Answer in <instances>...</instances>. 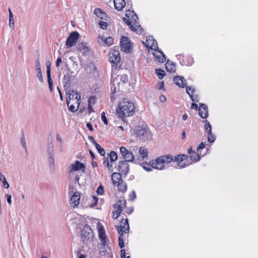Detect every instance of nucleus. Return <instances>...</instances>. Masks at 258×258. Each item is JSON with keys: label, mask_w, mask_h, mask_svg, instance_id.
I'll use <instances>...</instances> for the list:
<instances>
[{"label": "nucleus", "mask_w": 258, "mask_h": 258, "mask_svg": "<svg viewBox=\"0 0 258 258\" xmlns=\"http://www.w3.org/2000/svg\"><path fill=\"white\" fill-rule=\"evenodd\" d=\"M35 69L36 72V76L39 81L41 83L43 82V79L41 73V65L39 60H37L35 63Z\"/></svg>", "instance_id": "obj_29"}, {"label": "nucleus", "mask_w": 258, "mask_h": 258, "mask_svg": "<svg viewBox=\"0 0 258 258\" xmlns=\"http://www.w3.org/2000/svg\"><path fill=\"white\" fill-rule=\"evenodd\" d=\"M208 139L210 143H213L215 141V138L211 135V133H208Z\"/></svg>", "instance_id": "obj_51"}, {"label": "nucleus", "mask_w": 258, "mask_h": 258, "mask_svg": "<svg viewBox=\"0 0 258 258\" xmlns=\"http://www.w3.org/2000/svg\"><path fill=\"white\" fill-rule=\"evenodd\" d=\"M0 181L2 182L3 186L6 188H8L10 186L9 183L6 180L5 176L2 173H0Z\"/></svg>", "instance_id": "obj_37"}, {"label": "nucleus", "mask_w": 258, "mask_h": 258, "mask_svg": "<svg viewBox=\"0 0 258 258\" xmlns=\"http://www.w3.org/2000/svg\"><path fill=\"white\" fill-rule=\"evenodd\" d=\"M152 54L154 55L155 60L157 61L163 62L165 60V57L163 53L160 50L156 49L152 52Z\"/></svg>", "instance_id": "obj_26"}, {"label": "nucleus", "mask_w": 258, "mask_h": 258, "mask_svg": "<svg viewBox=\"0 0 258 258\" xmlns=\"http://www.w3.org/2000/svg\"><path fill=\"white\" fill-rule=\"evenodd\" d=\"M47 82L49 85V88L51 92L52 91L53 89V81L51 78V74H49V72H48V74H47Z\"/></svg>", "instance_id": "obj_41"}, {"label": "nucleus", "mask_w": 258, "mask_h": 258, "mask_svg": "<svg viewBox=\"0 0 258 258\" xmlns=\"http://www.w3.org/2000/svg\"><path fill=\"white\" fill-rule=\"evenodd\" d=\"M93 224L96 226L100 241L104 243L108 242V239L106 237L105 231L102 224L97 219L94 220Z\"/></svg>", "instance_id": "obj_14"}, {"label": "nucleus", "mask_w": 258, "mask_h": 258, "mask_svg": "<svg viewBox=\"0 0 258 258\" xmlns=\"http://www.w3.org/2000/svg\"><path fill=\"white\" fill-rule=\"evenodd\" d=\"M112 183L114 188L121 192H125L127 189L125 183L123 182L121 175L116 172H114L111 175Z\"/></svg>", "instance_id": "obj_5"}, {"label": "nucleus", "mask_w": 258, "mask_h": 258, "mask_svg": "<svg viewBox=\"0 0 258 258\" xmlns=\"http://www.w3.org/2000/svg\"><path fill=\"white\" fill-rule=\"evenodd\" d=\"M108 242H102L100 243V247H99V252L102 255H105L109 254L110 252V248L108 246Z\"/></svg>", "instance_id": "obj_27"}, {"label": "nucleus", "mask_w": 258, "mask_h": 258, "mask_svg": "<svg viewBox=\"0 0 258 258\" xmlns=\"http://www.w3.org/2000/svg\"><path fill=\"white\" fill-rule=\"evenodd\" d=\"M173 160V156L170 154L161 155L149 162H143L141 166L148 172L152 171L153 169L158 170H164L166 166Z\"/></svg>", "instance_id": "obj_1"}, {"label": "nucleus", "mask_w": 258, "mask_h": 258, "mask_svg": "<svg viewBox=\"0 0 258 258\" xmlns=\"http://www.w3.org/2000/svg\"><path fill=\"white\" fill-rule=\"evenodd\" d=\"M101 119L105 124H108L107 119L106 117L105 114L104 112H103L101 114Z\"/></svg>", "instance_id": "obj_50"}, {"label": "nucleus", "mask_w": 258, "mask_h": 258, "mask_svg": "<svg viewBox=\"0 0 258 258\" xmlns=\"http://www.w3.org/2000/svg\"><path fill=\"white\" fill-rule=\"evenodd\" d=\"M6 197L7 198V202L9 205H11L12 204V196L9 194L6 195Z\"/></svg>", "instance_id": "obj_53"}, {"label": "nucleus", "mask_w": 258, "mask_h": 258, "mask_svg": "<svg viewBox=\"0 0 258 258\" xmlns=\"http://www.w3.org/2000/svg\"><path fill=\"white\" fill-rule=\"evenodd\" d=\"M166 68L169 72H174L175 71V65L172 62L168 61L166 63Z\"/></svg>", "instance_id": "obj_35"}, {"label": "nucleus", "mask_w": 258, "mask_h": 258, "mask_svg": "<svg viewBox=\"0 0 258 258\" xmlns=\"http://www.w3.org/2000/svg\"><path fill=\"white\" fill-rule=\"evenodd\" d=\"M86 168L85 163L76 160L70 164L69 166L70 172L73 173L75 172L84 173Z\"/></svg>", "instance_id": "obj_11"}, {"label": "nucleus", "mask_w": 258, "mask_h": 258, "mask_svg": "<svg viewBox=\"0 0 258 258\" xmlns=\"http://www.w3.org/2000/svg\"><path fill=\"white\" fill-rule=\"evenodd\" d=\"M80 93L76 90H70L67 94V102L70 110L72 112H76L79 108Z\"/></svg>", "instance_id": "obj_4"}, {"label": "nucleus", "mask_w": 258, "mask_h": 258, "mask_svg": "<svg viewBox=\"0 0 258 258\" xmlns=\"http://www.w3.org/2000/svg\"><path fill=\"white\" fill-rule=\"evenodd\" d=\"M109 18H108V20H102L99 22V25L100 27L103 29H106L108 24H109Z\"/></svg>", "instance_id": "obj_40"}, {"label": "nucleus", "mask_w": 258, "mask_h": 258, "mask_svg": "<svg viewBox=\"0 0 258 258\" xmlns=\"http://www.w3.org/2000/svg\"><path fill=\"white\" fill-rule=\"evenodd\" d=\"M96 192H97V195H98L101 196V195H103L104 188H103V187L102 185H101L98 187Z\"/></svg>", "instance_id": "obj_47"}, {"label": "nucleus", "mask_w": 258, "mask_h": 258, "mask_svg": "<svg viewBox=\"0 0 258 258\" xmlns=\"http://www.w3.org/2000/svg\"><path fill=\"white\" fill-rule=\"evenodd\" d=\"M191 109L197 110L198 109V105L195 103H192L191 106Z\"/></svg>", "instance_id": "obj_63"}, {"label": "nucleus", "mask_w": 258, "mask_h": 258, "mask_svg": "<svg viewBox=\"0 0 258 258\" xmlns=\"http://www.w3.org/2000/svg\"><path fill=\"white\" fill-rule=\"evenodd\" d=\"M118 170L123 174H126L130 170V166L127 162L120 161L118 163Z\"/></svg>", "instance_id": "obj_22"}, {"label": "nucleus", "mask_w": 258, "mask_h": 258, "mask_svg": "<svg viewBox=\"0 0 258 258\" xmlns=\"http://www.w3.org/2000/svg\"><path fill=\"white\" fill-rule=\"evenodd\" d=\"M186 93L190 96V97L192 98V94L194 92V89H192L191 87H187L186 88ZM191 99L194 101V99Z\"/></svg>", "instance_id": "obj_48"}, {"label": "nucleus", "mask_w": 258, "mask_h": 258, "mask_svg": "<svg viewBox=\"0 0 258 258\" xmlns=\"http://www.w3.org/2000/svg\"><path fill=\"white\" fill-rule=\"evenodd\" d=\"M123 131V127L122 126H119L117 128V132L119 134L120 132Z\"/></svg>", "instance_id": "obj_62"}, {"label": "nucleus", "mask_w": 258, "mask_h": 258, "mask_svg": "<svg viewBox=\"0 0 258 258\" xmlns=\"http://www.w3.org/2000/svg\"><path fill=\"white\" fill-rule=\"evenodd\" d=\"M159 100L161 102L164 103L166 101V97L164 95H160Z\"/></svg>", "instance_id": "obj_54"}, {"label": "nucleus", "mask_w": 258, "mask_h": 258, "mask_svg": "<svg viewBox=\"0 0 258 258\" xmlns=\"http://www.w3.org/2000/svg\"><path fill=\"white\" fill-rule=\"evenodd\" d=\"M118 241H119V245L120 246V247H123V242L120 237L119 238Z\"/></svg>", "instance_id": "obj_61"}, {"label": "nucleus", "mask_w": 258, "mask_h": 258, "mask_svg": "<svg viewBox=\"0 0 258 258\" xmlns=\"http://www.w3.org/2000/svg\"><path fill=\"white\" fill-rule=\"evenodd\" d=\"M156 73L159 79H162L165 76V72L161 69L156 70Z\"/></svg>", "instance_id": "obj_42"}, {"label": "nucleus", "mask_w": 258, "mask_h": 258, "mask_svg": "<svg viewBox=\"0 0 258 258\" xmlns=\"http://www.w3.org/2000/svg\"><path fill=\"white\" fill-rule=\"evenodd\" d=\"M129 226L127 220L122 219L120 222V225L117 226V230L119 233H126L128 231Z\"/></svg>", "instance_id": "obj_23"}, {"label": "nucleus", "mask_w": 258, "mask_h": 258, "mask_svg": "<svg viewBox=\"0 0 258 258\" xmlns=\"http://www.w3.org/2000/svg\"><path fill=\"white\" fill-rule=\"evenodd\" d=\"M149 156V151L145 147H140L139 148L138 153L135 158L136 163H140V165L143 162H147L146 161L148 159Z\"/></svg>", "instance_id": "obj_10"}, {"label": "nucleus", "mask_w": 258, "mask_h": 258, "mask_svg": "<svg viewBox=\"0 0 258 258\" xmlns=\"http://www.w3.org/2000/svg\"><path fill=\"white\" fill-rule=\"evenodd\" d=\"M108 156L111 162H114L117 159V155L114 151H111Z\"/></svg>", "instance_id": "obj_39"}, {"label": "nucleus", "mask_w": 258, "mask_h": 258, "mask_svg": "<svg viewBox=\"0 0 258 258\" xmlns=\"http://www.w3.org/2000/svg\"><path fill=\"white\" fill-rule=\"evenodd\" d=\"M68 224L71 227H74L75 225L79 226L83 222V218L78 215L75 213L69 214L66 218Z\"/></svg>", "instance_id": "obj_9"}, {"label": "nucleus", "mask_w": 258, "mask_h": 258, "mask_svg": "<svg viewBox=\"0 0 258 258\" xmlns=\"http://www.w3.org/2000/svg\"><path fill=\"white\" fill-rule=\"evenodd\" d=\"M130 28L138 34H142L143 32L142 28L137 23V21L133 23L132 24H127Z\"/></svg>", "instance_id": "obj_30"}, {"label": "nucleus", "mask_w": 258, "mask_h": 258, "mask_svg": "<svg viewBox=\"0 0 258 258\" xmlns=\"http://www.w3.org/2000/svg\"><path fill=\"white\" fill-rule=\"evenodd\" d=\"M146 46L153 51L157 49V42L153 39L152 37H149L146 41Z\"/></svg>", "instance_id": "obj_24"}, {"label": "nucleus", "mask_w": 258, "mask_h": 258, "mask_svg": "<svg viewBox=\"0 0 258 258\" xmlns=\"http://www.w3.org/2000/svg\"><path fill=\"white\" fill-rule=\"evenodd\" d=\"M86 126H87V128L89 130V131H93V127L92 124L90 122L87 123L86 124Z\"/></svg>", "instance_id": "obj_57"}, {"label": "nucleus", "mask_w": 258, "mask_h": 258, "mask_svg": "<svg viewBox=\"0 0 258 258\" xmlns=\"http://www.w3.org/2000/svg\"><path fill=\"white\" fill-rule=\"evenodd\" d=\"M199 114L202 118H207L208 116V110L207 107L204 104H202L200 106L199 109Z\"/></svg>", "instance_id": "obj_33"}, {"label": "nucleus", "mask_w": 258, "mask_h": 258, "mask_svg": "<svg viewBox=\"0 0 258 258\" xmlns=\"http://www.w3.org/2000/svg\"><path fill=\"white\" fill-rule=\"evenodd\" d=\"M119 46L121 51L126 53H131L134 50V43L130 39L125 36H122L120 38Z\"/></svg>", "instance_id": "obj_6"}, {"label": "nucleus", "mask_w": 258, "mask_h": 258, "mask_svg": "<svg viewBox=\"0 0 258 258\" xmlns=\"http://www.w3.org/2000/svg\"><path fill=\"white\" fill-rule=\"evenodd\" d=\"M47 65V74H48V72H49V74H50V63L49 62H47L46 63Z\"/></svg>", "instance_id": "obj_58"}, {"label": "nucleus", "mask_w": 258, "mask_h": 258, "mask_svg": "<svg viewBox=\"0 0 258 258\" xmlns=\"http://www.w3.org/2000/svg\"><path fill=\"white\" fill-rule=\"evenodd\" d=\"M205 146V143L202 142L197 148V152H195L194 151L192 150L191 149L188 150L187 153L189 154L190 160L191 161L190 162L192 163L197 162L200 159V156L202 154L201 150L204 149Z\"/></svg>", "instance_id": "obj_13"}, {"label": "nucleus", "mask_w": 258, "mask_h": 258, "mask_svg": "<svg viewBox=\"0 0 258 258\" xmlns=\"http://www.w3.org/2000/svg\"><path fill=\"white\" fill-rule=\"evenodd\" d=\"M113 43V38L111 37H108L105 38V45L109 46L111 45Z\"/></svg>", "instance_id": "obj_44"}, {"label": "nucleus", "mask_w": 258, "mask_h": 258, "mask_svg": "<svg viewBox=\"0 0 258 258\" xmlns=\"http://www.w3.org/2000/svg\"><path fill=\"white\" fill-rule=\"evenodd\" d=\"M9 24L10 27L13 29L15 27V24H14V19L13 14H12L11 10H9Z\"/></svg>", "instance_id": "obj_38"}, {"label": "nucleus", "mask_w": 258, "mask_h": 258, "mask_svg": "<svg viewBox=\"0 0 258 258\" xmlns=\"http://www.w3.org/2000/svg\"><path fill=\"white\" fill-rule=\"evenodd\" d=\"M88 139L89 140H90V141L95 146V145H96L97 143V142H96V141L95 140L94 138L92 136H89L88 137Z\"/></svg>", "instance_id": "obj_55"}, {"label": "nucleus", "mask_w": 258, "mask_h": 258, "mask_svg": "<svg viewBox=\"0 0 258 258\" xmlns=\"http://www.w3.org/2000/svg\"><path fill=\"white\" fill-rule=\"evenodd\" d=\"M79 37L80 34L78 32L74 31L72 32L68 37L66 42L67 48H69L75 45Z\"/></svg>", "instance_id": "obj_18"}, {"label": "nucleus", "mask_w": 258, "mask_h": 258, "mask_svg": "<svg viewBox=\"0 0 258 258\" xmlns=\"http://www.w3.org/2000/svg\"><path fill=\"white\" fill-rule=\"evenodd\" d=\"M98 200L96 196H91L87 199L86 207L92 209H100L101 208L98 207Z\"/></svg>", "instance_id": "obj_21"}, {"label": "nucleus", "mask_w": 258, "mask_h": 258, "mask_svg": "<svg viewBox=\"0 0 258 258\" xmlns=\"http://www.w3.org/2000/svg\"><path fill=\"white\" fill-rule=\"evenodd\" d=\"M105 38L104 36L99 35L97 37V42L101 45H105Z\"/></svg>", "instance_id": "obj_45"}, {"label": "nucleus", "mask_w": 258, "mask_h": 258, "mask_svg": "<svg viewBox=\"0 0 258 258\" xmlns=\"http://www.w3.org/2000/svg\"><path fill=\"white\" fill-rule=\"evenodd\" d=\"M187 156L185 155H178L173 157V160L177 163V165L180 168H183L191 164L189 161H186Z\"/></svg>", "instance_id": "obj_16"}, {"label": "nucleus", "mask_w": 258, "mask_h": 258, "mask_svg": "<svg viewBox=\"0 0 258 258\" xmlns=\"http://www.w3.org/2000/svg\"><path fill=\"white\" fill-rule=\"evenodd\" d=\"M108 57L109 62L115 65L117 64L120 60V53L117 49H111L109 52Z\"/></svg>", "instance_id": "obj_17"}, {"label": "nucleus", "mask_w": 258, "mask_h": 258, "mask_svg": "<svg viewBox=\"0 0 258 258\" xmlns=\"http://www.w3.org/2000/svg\"><path fill=\"white\" fill-rule=\"evenodd\" d=\"M62 60L61 58L60 57L57 58L56 62V66L57 67H58L60 65V64L61 63Z\"/></svg>", "instance_id": "obj_56"}, {"label": "nucleus", "mask_w": 258, "mask_h": 258, "mask_svg": "<svg viewBox=\"0 0 258 258\" xmlns=\"http://www.w3.org/2000/svg\"><path fill=\"white\" fill-rule=\"evenodd\" d=\"M135 111L136 107L134 102L127 98L120 101L116 108V113L121 118L133 116Z\"/></svg>", "instance_id": "obj_2"}, {"label": "nucleus", "mask_w": 258, "mask_h": 258, "mask_svg": "<svg viewBox=\"0 0 258 258\" xmlns=\"http://www.w3.org/2000/svg\"><path fill=\"white\" fill-rule=\"evenodd\" d=\"M124 204V202L121 204H116L114 205V209L113 211V218L114 219H117L120 215L122 210V205Z\"/></svg>", "instance_id": "obj_25"}, {"label": "nucleus", "mask_w": 258, "mask_h": 258, "mask_svg": "<svg viewBox=\"0 0 258 258\" xmlns=\"http://www.w3.org/2000/svg\"><path fill=\"white\" fill-rule=\"evenodd\" d=\"M94 235L91 228L88 226L84 227L82 232V239L84 243L90 245L94 240Z\"/></svg>", "instance_id": "obj_8"}, {"label": "nucleus", "mask_w": 258, "mask_h": 258, "mask_svg": "<svg viewBox=\"0 0 258 258\" xmlns=\"http://www.w3.org/2000/svg\"><path fill=\"white\" fill-rule=\"evenodd\" d=\"M173 81L179 87L184 88L186 85L185 79L180 76H177L173 79Z\"/></svg>", "instance_id": "obj_32"}, {"label": "nucleus", "mask_w": 258, "mask_h": 258, "mask_svg": "<svg viewBox=\"0 0 258 258\" xmlns=\"http://www.w3.org/2000/svg\"><path fill=\"white\" fill-rule=\"evenodd\" d=\"M94 14L99 19L102 20H108V17L102 10L96 8L94 11Z\"/></svg>", "instance_id": "obj_28"}, {"label": "nucleus", "mask_w": 258, "mask_h": 258, "mask_svg": "<svg viewBox=\"0 0 258 258\" xmlns=\"http://www.w3.org/2000/svg\"><path fill=\"white\" fill-rule=\"evenodd\" d=\"M187 119V115L186 113H184L181 116V120L185 121Z\"/></svg>", "instance_id": "obj_59"}, {"label": "nucleus", "mask_w": 258, "mask_h": 258, "mask_svg": "<svg viewBox=\"0 0 258 258\" xmlns=\"http://www.w3.org/2000/svg\"><path fill=\"white\" fill-rule=\"evenodd\" d=\"M121 256L122 258H130L129 256H127L126 257H125V251L124 250H121Z\"/></svg>", "instance_id": "obj_60"}, {"label": "nucleus", "mask_w": 258, "mask_h": 258, "mask_svg": "<svg viewBox=\"0 0 258 258\" xmlns=\"http://www.w3.org/2000/svg\"><path fill=\"white\" fill-rule=\"evenodd\" d=\"M128 82V77L126 75L121 74L112 76L111 82V93L114 94L122 90Z\"/></svg>", "instance_id": "obj_3"}, {"label": "nucleus", "mask_w": 258, "mask_h": 258, "mask_svg": "<svg viewBox=\"0 0 258 258\" xmlns=\"http://www.w3.org/2000/svg\"><path fill=\"white\" fill-rule=\"evenodd\" d=\"M78 50L84 56L89 55L91 52V48L86 42H81L77 45Z\"/></svg>", "instance_id": "obj_20"}, {"label": "nucleus", "mask_w": 258, "mask_h": 258, "mask_svg": "<svg viewBox=\"0 0 258 258\" xmlns=\"http://www.w3.org/2000/svg\"><path fill=\"white\" fill-rule=\"evenodd\" d=\"M69 195L70 198V205L73 208L77 207L80 200V193L77 192L76 189L74 187H70L69 189Z\"/></svg>", "instance_id": "obj_12"}, {"label": "nucleus", "mask_w": 258, "mask_h": 258, "mask_svg": "<svg viewBox=\"0 0 258 258\" xmlns=\"http://www.w3.org/2000/svg\"><path fill=\"white\" fill-rule=\"evenodd\" d=\"M123 21L127 24H132L133 23L137 21L138 16L134 12L128 10L126 11L125 15L123 18Z\"/></svg>", "instance_id": "obj_19"}, {"label": "nucleus", "mask_w": 258, "mask_h": 258, "mask_svg": "<svg viewBox=\"0 0 258 258\" xmlns=\"http://www.w3.org/2000/svg\"><path fill=\"white\" fill-rule=\"evenodd\" d=\"M156 88L158 90H161L163 91H165V88H164V82L163 81L159 82L156 85Z\"/></svg>", "instance_id": "obj_46"}, {"label": "nucleus", "mask_w": 258, "mask_h": 258, "mask_svg": "<svg viewBox=\"0 0 258 258\" xmlns=\"http://www.w3.org/2000/svg\"><path fill=\"white\" fill-rule=\"evenodd\" d=\"M104 165L106 167H108L109 170H111V168L112 167V165L111 164H110L108 161V160L107 159H105L104 161Z\"/></svg>", "instance_id": "obj_49"}, {"label": "nucleus", "mask_w": 258, "mask_h": 258, "mask_svg": "<svg viewBox=\"0 0 258 258\" xmlns=\"http://www.w3.org/2000/svg\"><path fill=\"white\" fill-rule=\"evenodd\" d=\"M115 8L118 11L121 10L125 6L124 0H114Z\"/></svg>", "instance_id": "obj_34"}, {"label": "nucleus", "mask_w": 258, "mask_h": 258, "mask_svg": "<svg viewBox=\"0 0 258 258\" xmlns=\"http://www.w3.org/2000/svg\"><path fill=\"white\" fill-rule=\"evenodd\" d=\"M120 153L125 159V161L136 162L135 157L132 152L128 151L125 147H121L119 148Z\"/></svg>", "instance_id": "obj_15"}, {"label": "nucleus", "mask_w": 258, "mask_h": 258, "mask_svg": "<svg viewBox=\"0 0 258 258\" xmlns=\"http://www.w3.org/2000/svg\"><path fill=\"white\" fill-rule=\"evenodd\" d=\"M205 129L207 131L208 133H211V126L209 122H207L205 124Z\"/></svg>", "instance_id": "obj_52"}, {"label": "nucleus", "mask_w": 258, "mask_h": 258, "mask_svg": "<svg viewBox=\"0 0 258 258\" xmlns=\"http://www.w3.org/2000/svg\"><path fill=\"white\" fill-rule=\"evenodd\" d=\"M73 72L70 70V69H68L65 72H63L64 74V80L66 83H68L70 81L71 76L72 75Z\"/></svg>", "instance_id": "obj_36"}, {"label": "nucleus", "mask_w": 258, "mask_h": 258, "mask_svg": "<svg viewBox=\"0 0 258 258\" xmlns=\"http://www.w3.org/2000/svg\"><path fill=\"white\" fill-rule=\"evenodd\" d=\"M99 99L95 96L90 97L88 101V108L90 111H93V107L98 103Z\"/></svg>", "instance_id": "obj_31"}, {"label": "nucleus", "mask_w": 258, "mask_h": 258, "mask_svg": "<svg viewBox=\"0 0 258 258\" xmlns=\"http://www.w3.org/2000/svg\"><path fill=\"white\" fill-rule=\"evenodd\" d=\"M92 165L94 167L97 166V164L96 162H92Z\"/></svg>", "instance_id": "obj_64"}, {"label": "nucleus", "mask_w": 258, "mask_h": 258, "mask_svg": "<svg viewBox=\"0 0 258 258\" xmlns=\"http://www.w3.org/2000/svg\"><path fill=\"white\" fill-rule=\"evenodd\" d=\"M136 134L140 140L144 142L150 141L152 138V134L147 126H140L136 131Z\"/></svg>", "instance_id": "obj_7"}, {"label": "nucleus", "mask_w": 258, "mask_h": 258, "mask_svg": "<svg viewBox=\"0 0 258 258\" xmlns=\"http://www.w3.org/2000/svg\"><path fill=\"white\" fill-rule=\"evenodd\" d=\"M96 149L97 150L99 154L101 156H104L105 154L104 150L101 147V146L98 144L95 145Z\"/></svg>", "instance_id": "obj_43"}]
</instances>
